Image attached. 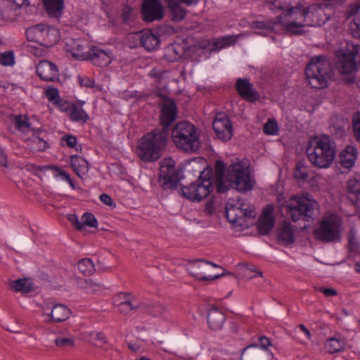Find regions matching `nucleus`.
<instances>
[{"label":"nucleus","mask_w":360,"mask_h":360,"mask_svg":"<svg viewBox=\"0 0 360 360\" xmlns=\"http://www.w3.org/2000/svg\"><path fill=\"white\" fill-rule=\"evenodd\" d=\"M251 28L252 29H274V27H271V25L267 22H262V21H255L252 22L251 25Z\"/></svg>","instance_id":"57"},{"label":"nucleus","mask_w":360,"mask_h":360,"mask_svg":"<svg viewBox=\"0 0 360 360\" xmlns=\"http://www.w3.org/2000/svg\"><path fill=\"white\" fill-rule=\"evenodd\" d=\"M168 140V131L155 129L146 134L139 141L136 153L143 162H155L160 158Z\"/></svg>","instance_id":"2"},{"label":"nucleus","mask_w":360,"mask_h":360,"mask_svg":"<svg viewBox=\"0 0 360 360\" xmlns=\"http://www.w3.org/2000/svg\"><path fill=\"white\" fill-rule=\"evenodd\" d=\"M62 140L65 141L66 142V144L70 148H74L77 143L76 137L71 136V135H68V136H66L65 137H63L62 139Z\"/></svg>","instance_id":"62"},{"label":"nucleus","mask_w":360,"mask_h":360,"mask_svg":"<svg viewBox=\"0 0 360 360\" xmlns=\"http://www.w3.org/2000/svg\"><path fill=\"white\" fill-rule=\"evenodd\" d=\"M287 213L294 221L314 219L320 214L318 202L309 193L292 195L286 201Z\"/></svg>","instance_id":"4"},{"label":"nucleus","mask_w":360,"mask_h":360,"mask_svg":"<svg viewBox=\"0 0 360 360\" xmlns=\"http://www.w3.org/2000/svg\"><path fill=\"white\" fill-rule=\"evenodd\" d=\"M200 0H164L169 11L170 18L172 21L179 22L184 20L187 11L181 5L187 6L196 4Z\"/></svg>","instance_id":"19"},{"label":"nucleus","mask_w":360,"mask_h":360,"mask_svg":"<svg viewBox=\"0 0 360 360\" xmlns=\"http://www.w3.org/2000/svg\"><path fill=\"white\" fill-rule=\"evenodd\" d=\"M271 10L278 9L283 12L277 17L275 25L280 26L281 30L290 34L297 32L296 30L298 22L295 18L302 15L304 7L302 6L301 0H274L269 4Z\"/></svg>","instance_id":"3"},{"label":"nucleus","mask_w":360,"mask_h":360,"mask_svg":"<svg viewBox=\"0 0 360 360\" xmlns=\"http://www.w3.org/2000/svg\"><path fill=\"white\" fill-rule=\"evenodd\" d=\"M273 207L268 205L264 210L257 223V229L260 234H268L274 226L273 217Z\"/></svg>","instance_id":"27"},{"label":"nucleus","mask_w":360,"mask_h":360,"mask_svg":"<svg viewBox=\"0 0 360 360\" xmlns=\"http://www.w3.org/2000/svg\"><path fill=\"white\" fill-rule=\"evenodd\" d=\"M86 226L90 227H97L98 221L94 215L89 212L84 213L81 218V224L79 225V230H83Z\"/></svg>","instance_id":"40"},{"label":"nucleus","mask_w":360,"mask_h":360,"mask_svg":"<svg viewBox=\"0 0 360 360\" xmlns=\"http://www.w3.org/2000/svg\"><path fill=\"white\" fill-rule=\"evenodd\" d=\"M113 60L111 51L103 50L98 46H92L88 50L87 57L85 60H90L94 65L106 67Z\"/></svg>","instance_id":"20"},{"label":"nucleus","mask_w":360,"mask_h":360,"mask_svg":"<svg viewBox=\"0 0 360 360\" xmlns=\"http://www.w3.org/2000/svg\"><path fill=\"white\" fill-rule=\"evenodd\" d=\"M278 124L275 120H268V121L264 124L263 131L264 134L268 135H273L278 131Z\"/></svg>","instance_id":"50"},{"label":"nucleus","mask_w":360,"mask_h":360,"mask_svg":"<svg viewBox=\"0 0 360 360\" xmlns=\"http://www.w3.org/2000/svg\"><path fill=\"white\" fill-rule=\"evenodd\" d=\"M90 341L96 346L101 347L107 342V340L104 334L98 331H90L87 333Z\"/></svg>","instance_id":"41"},{"label":"nucleus","mask_w":360,"mask_h":360,"mask_svg":"<svg viewBox=\"0 0 360 360\" xmlns=\"http://www.w3.org/2000/svg\"><path fill=\"white\" fill-rule=\"evenodd\" d=\"M26 167H27V169L29 171H31V172H37L38 171H44L46 169H50V166H43V167H41V166H37V165H34V164L27 165L26 166Z\"/></svg>","instance_id":"60"},{"label":"nucleus","mask_w":360,"mask_h":360,"mask_svg":"<svg viewBox=\"0 0 360 360\" xmlns=\"http://www.w3.org/2000/svg\"><path fill=\"white\" fill-rule=\"evenodd\" d=\"M236 87L238 94L244 99L255 102L259 98L257 91L253 84L247 79L239 78L236 83Z\"/></svg>","instance_id":"26"},{"label":"nucleus","mask_w":360,"mask_h":360,"mask_svg":"<svg viewBox=\"0 0 360 360\" xmlns=\"http://www.w3.org/2000/svg\"><path fill=\"white\" fill-rule=\"evenodd\" d=\"M172 138L175 146L186 152H197L200 146L199 135L195 127L188 122H179L172 131Z\"/></svg>","instance_id":"6"},{"label":"nucleus","mask_w":360,"mask_h":360,"mask_svg":"<svg viewBox=\"0 0 360 360\" xmlns=\"http://www.w3.org/2000/svg\"><path fill=\"white\" fill-rule=\"evenodd\" d=\"M81 285L83 288L86 289L88 292H94L98 291L101 287V283H96L91 279H84Z\"/></svg>","instance_id":"43"},{"label":"nucleus","mask_w":360,"mask_h":360,"mask_svg":"<svg viewBox=\"0 0 360 360\" xmlns=\"http://www.w3.org/2000/svg\"><path fill=\"white\" fill-rule=\"evenodd\" d=\"M55 343L58 347H69L74 345V340L72 338H61L55 340Z\"/></svg>","instance_id":"53"},{"label":"nucleus","mask_w":360,"mask_h":360,"mask_svg":"<svg viewBox=\"0 0 360 360\" xmlns=\"http://www.w3.org/2000/svg\"><path fill=\"white\" fill-rule=\"evenodd\" d=\"M341 219L335 214L325 217L314 231L315 238L324 243H330L340 239Z\"/></svg>","instance_id":"11"},{"label":"nucleus","mask_w":360,"mask_h":360,"mask_svg":"<svg viewBox=\"0 0 360 360\" xmlns=\"http://www.w3.org/2000/svg\"><path fill=\"white\" fill-rule=\"evenodd\" d=\"M46 10L51 16L58 17L64 7L63 0H43Z\"/></svg>","instance_id":"35"},{"label":"nucleus","mask_w":360,"mask_h":360,"mask_svg":"<svg viewBox=\"0 0 360 360\" xmlns=\"http://www.w3.org/2000/svg\"><path fill=\"white\" fill-rule=\"evenodd\" d=\"M342 59L338 69L344 79L348 83L355 82L354 73L357 70L356 60L360 51V45L347 43L345 49L342 50Z\"/></svg>","instance_id":"8"},{"label":"nucleus","mask_w":360,"mask_h":360,"mask_svg":"<svg viewBox=\"0 0 360 360\" xmlns=\"http://www.w3.org/2000/svg\"><path fill=\"white\" fill-rule=\"evenodd\" d=\"M278 240L280 243L287 245L294 242V232L290 223H284L278 234Z\"/></svg>","instance_id":"33"},{"label":"nucleus","mask_w":360,"mask_h":360,"mask_svg":"<svg viewBox=\"0 0 360 360\" xmlns=\"http://www.w3.org/2000/svg\"><path fill=\"white\" fill-rule=\"evenodd\" d=\"M225 165L223 162L217 160L215 162L214 180L212 181L219 193L228 190L227 181L224 179Z\"/></svg>","instance_id":"29"},{"label":"nucleus","mask_w":360,"mask_h":360,"mask_svg":"<svg viewBox=\"0 0 360 360\" xmlns=\"http://www.w3.org/2000/svg\"><path fill=\"white\" fill-rule=\"evenodd\" d=\"M347 189L358 198L360 195V181L356 179H350L347 182Z\"/></svg>","instance_id":"48"},{"label":"nucleus","mask_w":360,"mask_h":360,"mask_svg":"<svg viewBox=\"0 0 360 360\" xmlns=\"http://www.w3.org/2000/svg\"><path fill=\"white\" fill-rule=\"evenodd\" d=\"M242 266L244 268V276L248 279H252L256 276H259L260 277L263 276V273L259 270H257L252 267H249L247 265H243Z\"/></svg>","instance_id":"52"},{"label":"nucleus","mask_w":360,"mask_h":360,"mask_svg":"<svg viewBox=\"0 0 360 360\" xmlns=\"http://www.w3.org/2000/svg\"><path fill=\"white\" fill-rule=\"evenodd\" d=\"M37 75L42 80L54 82L58 80L59 74L56 65L50 61L41 60L37 66Z\"/></svg>","instance_id":"22"},{"label":"nucleus","mask_w":360,"mask_h":360,"mask_svg":"<svg viewBox=\"0 0 360 360\" xmlns=\"http://www.w3.org/2000/svg\"><path fill=\"white\" fill-rule=\"evenodd\" d=\"M325 347L328 352L333 354L340 352L344 349V342L337 338H331L326 341Z\"/></svg>","instance_id":"39"},{"label":"nucleus","mask_w":360,"mask_h":360,"mask_svg":"<svg viewBox=\"0 0 360 360\" xmlns=\"http://www.w3.org/2000/svg\"><path fill=\"white\" fill-rule=\"evenodd\" d=\"M68 114L70 120L75 122H82L85 123L89 118L88 115L83 109L77 105L70 106Z\"/></svg>","instance_id":"36"},{"label":"nucleus","mask_w":360,"mask_h":360,"mask_svg":"<svg viewBox=\"0 0 360 360\" xmlns=\"http://www.w3.org/2000/svg\"><path fill=\"white\" fill-rule=\"evenodd\" d=\"M212 267H219V266L205 260H198L191 263L188 271L192 276L200 281H213L224 274H211Z\"/></svg>","instance_id":"15"},{"label":"nucleus","mask_w":360,"mask_h":360,"mask_svg":"<svg viewBox=\"0 0 360 360\" xmlns=\"http://www.w3.org/2000/svg\"><path fill=\"white\" fill-rule=\"evenodd\" d=\"M294 176L297 180L306 181L308 177L306 167L301 163H298L294 172Z\"/></svg>","instance_id":"46"},{"label":"nucleus","mask_w":360,"mask_h":360,"mask_svg":"<svg viewBox=\"0 0 360 360\" xmlns=\"http://www.w3.org/2000/svg\"><path fill=\"white\" fill-rule=\"evenodd\" d=\"M119 311L123 315L129 314L131 311L136 310V301L135 300L117 307Z\"/></svg>","instance_id":"47"},{"label":"nucleus","mask_w":360,"mask_h":360,"mask_svg":"<svg viewBox=\"0 0 360 360\" xmlns=\"http://www.w3.org/2000/svg\"><path fill=\"white\" fill-rule=\"evenodd\" d=\"M225 321L224 314L218 309H210L207 314V324L212 330H219Z\"/></svg>","instance_id":"30"},{"label":"nucleus","mask_w":360,"mask_h":360,"mask_svg":"<svg viewBox=\"0 0 360 360\" xmlns=\"http://www.w3.org/2000/svg\"><path fill=\"white\" fill-rule=\"evenodd\" d=\"M138 309L151 314L154 316H162V314L167 311V308L164 306H158L156 307H153V306L146 303H138L136 302V310Z\"/></svg>","instance_id":"37"},{"label":"nucleus","mask_w":360,"mask_h":360,"mask_svg":"<svg viewBox=\"0 0 360 360\" xmlns=\"http://www.w3.org/2000/svg\"><path fill=\"white\" fill-rule=\"evenodd\" d=\"M176 106L173 100H165L162 105L160 123L162 128L167 131V127L176 119Z\"/></svg>","instance_id":"23"},{"label":"nucleus","mask_w":360,"mask_h":360,"mask_svg":"<svg viewBox=\"0 0 360 360\" xmlns=\"http://www.w3.org/2000/svg\"><path fill=\"white\" fill-rule=\"evenodd\" d=\"M0 63L2 65H13L14 64V56L13 52L7 51L1 54L0 56Z\"/></svg>","instance_id":"51"},{"label":"nucleus","mask_w":360,"mask_h":360,"mask_svg":"<svg viewBox=\"0 0 360 360\" xmlns=\"http://www.w3.org/2000/svg\"><path fill=\"white\" fill-rule=\"evenodd\" d=\"M232 43L231 37H224L221 39L214 43V46L217 49H222L224 46L231 45Z\"/></svg>","instance_id":"58"},{"label":"nucleus","mask_w":360,"mask_h":360,"mask_svg":"<svg viewBox=\"0 0 360 360\" xmlns=\"http://www.w3.org/2000/svg\"><path fill=\"white\" fill-rule=\"evenodd\" d=\"M345 124L346 123L345 120H341V123H340L338 125H333V131H334V134L336 135V136L342 137L345 134Z\"/></svg>","instance_id":"56"},{"label":"nucleus","mask_w":360,"mask_h":360,"mask_svg":"<svg viewBox=\"0 0 360 360\" xmlns=\"http://www.w3.org/2000/svg\"><path fill=\"white\" fill-rule=\"evenodd\" d=\"M70 309L63 304H56L53 307L41 306V316L49 323L64 321L70 317Z\"/></svg>","instance_id":"16"},{"label":"nucleus","mask_w":360,"mask_h":360,"mask_svg":"<svg viewBox=\"0 0 360 360\" xmlns=\"http://www.w3.org/2000/svg\"><path fill=\"white\" fill-rule=\"evenodd\" d=\"M272 354L268 349H262L256 344L243 349L240 360H272Z\"/></svg>","instance_id":"21"},{"label":"nucleus","mask_w":360,"mask_h":360,"mask_svg":"<svg viewBox=\"0 0 360 360\" xmlns=\"http://www.w3.org/2000/svg\"><path fill=\"white\" fill-rule=\"evenodd\" d=\"M160 164V186L165 190L176 188L179 179L174 161L172 158H165L161 160Z\"/></svg>","instance_id":"14"},{"label":"nucleus","mask_w":360,"mask_h":360,"mask_svg":"<svg viewBox=\"0 0 360 360\" xmlns=\"http://www.w3.org/2000/svg\"><path fill=\"white\" fill-rule=\"evenodd\" d=\"M360 0L352 4L347 11V18L354 17L349 25V31L352 35L360 39Z\"/></svg>","instance_id":"24"},{"label":"nucleus","mask_w":360,"mask_h":360,"mask_svg":"<svg viewBox=\"0 0 360 360\" xmlns=\"http://www.w3.org/2000/svg\"><path fill=\"white\" fill-rule=\"evenodd\" d=\"M139 37L142 46L148 51L156 50L160 43L159 35L153 33L151 30H143L139 32Z\"/></svg>","instance_id":"28"},{"label":"nucleus","mask_w":360,"mask_h":360,"mask_svg":"<svg viewBox=\"0 0 360 360\" xmlns=\"http://www.w3.org/2000/svg\"><path fill=\"white\" fill-rule=\"evenodd\" d=\"M305 75L308 83L314 89L327 87L329 81L333 76L330 63L323 56L311 58L305 68Z\"/></svg>","instance_id":"5"},{"label":"nucleus","mask_w":360,"mask_h":360,"mask_svg":"<svg viewBox=\"0 0 360 360\" xmlns=\"http://www.w3.org/2000/svg\"><path fill=\"white\" fill-rule=\"evenodd\" d=\"M132 10L129 7H125L122 13V18L124 22L127 23L131 18Z\"/></svg>","instance_id":"61"},{"label":"nucleus","mask_w":360,"mask_h":360,"mask_svg":"<svg viewBox=\"0 0 360 360\" xmlns=\"http://www.w3.org/2000/svg\"><path fill=\"white\" fill-rule=\"evenodd\" d=\"M210 171H203L199 179L189 186L181 188L182 195L191 200L200 201L206 198L211 191V188L214 186L210 179H204L203 175H208Z\"/></svg>","instance_id":"13"},{"label":"nucleus","mask_w":360,"mask_h":360,"mask_svg":"<svg viewBox=\"0 0 360 360\" xmlns=\"http://www.w3.org/2000/svg\"><path fill=\"white\" fill-rule=\"evenodd\" d=\"M358 150L353 146H348L340 153V162L346 168H351L355 163Z\"/></svg>","instance_id":"31"},{"label":"nucleus","mask_w":360,"mask_h":360,"mask_svg":"<svg viewBox=\"0 0 360 360\" xmlns=\"http://www.w3.org/2000/svg\"><path fill=\"white\" fill-rule=\"evenodd\" d=\"M30 143L32 150L36 151H43L48 146L46 141H45L44 139L38 136L32 137V139L30 141Z\"/></svg>","instance_id":"42"},{"label":"nucleus","mask_w":360,"mask_h":360,"mask_svg":"<svg viewBox=\"0 0 360 360\" xmlns=\"http://www.w3.org/2000/svg\"><path fill=\"white\" fill-rule=\"evenodd\" d=\"M11 288L16 292L27 293L33 290V283L28 278H20L10 283Z\"/></svg>","instance_id":"34"},{"label":"nucleus","mask_w":360,"mask_h":360,"mask_svg":"<svg viewBox=\"0 0 360 360\" xmlns=\"http://www.w3.org/2000/svg\"><path fill=\"white\" fill-rule=\"evenodd\" d=\"M71 165L77 175L80 178H82L89 172V163L81 156L72 155L71 157Z\"/></svg>","instance_id":"32"},{"label":"nucleus","mask_w":360,"mask_h":360,"mask_svg":"<svg viewBox=\"0 0 360 360\" xmlns=\"http://www.w3.org/2000/svg\"><path fill=\"white\" fill-rule=\"evenodd\" d=\"M306 152L314 167L326 169L335 160L336 145L328 136H315L309 139Z\"/></svg>","instance_id":"1"},{"label":"nucleus","mask_w":360,"mask_h":360,"mask_svg":"<svg viewBox=\"0 0 360 360\" xmlns=\"http://www.w3.org/2000/svg\"><path fill=\"white\" fill-rule=\"evenodd\" d=\"M46 95L51 102L57 103L59 100L58 91L55 88H48Z\"/></svg>","instance_id":"54"},{"label":"nucleus","mask_w":360,"mask_h":360,"mask_svg":"<svg viewBox=\"0 0 360 360\" xmlns=\"http://www.w3.org/2000/svg\"><path fill=\"white\" fill-rule=\"evenodd\" d=\"M225 209L226 217L231 224L246 226L247 220L255 217L252 206L240 198L230 199Z\"/></svg>","instance_id":"10"},{"label":"nucleus","mask_w":360,"mask_h":360,"mask_svg":"<svg viewBox=\"0 0 360 360\" xmlns=\"http://www.w3.org/2000/svg\"><path fill=\"white\" fill-rule=\"evenodd\" d=\"M328 8L327 4L312 5L304 8L302 15L295 18L298 22H295L297 32L294 34H302L304 32V28L309 26L321 25L330 19V13L326 12Z\"/></svg>","instance_id":"7"},{"label":"nucleus","mask_w":360,"mask_h":360,"mask_svg":"<svg viewBox=\"0 0 360 360\" xmlns=\"http://www.w3.org/2000/svg\"><path fill=\"white\" fill-rule=\"evenodd\" d=\"M356 232L355 229L353 227L351 228V229L349 232V234H348V240H349V243L350 245L352 246L353 248H356L357 245V240H356Z\"/></svg>","instance_id":"59"},{"label":"nucleus","mask_w":360,"mask_h":360,"mask_svg":"<svg viewBox=\"0 0 360 360\" xmlns=\"http://www.w3.org/2000/svg\"><path fill=\"white\" fill-rule=\"evenodd\" d=\"M78 270L85 276L91 275L95 271L94 264L91 259L85 258L79 261Z\"/></svg>","instance_id":"38"},{"label":"nucleus","mask_w":360,"mask_h":360,"mask_svg":"<svg viewBox=\"0 0 360 360\" xmlns=\"http://www.w3.org/2000/svg\"><path fill=\"white\" fill-rule=\"evenodd\" d=\"M29 41H35L45 47H51L60 40L59 30L46 24H38L26 30Z\"/></svg>","instance_id":"9"},{"label":"nucleus","mask_w":360,"mask_h":360,"mask_svg":"<svg viewBox=\"0 0 360 360\" xmlns=\"http://www.w3.org/2000/svg\"><path fill=\"white\" fill-rule=\"evenodd\" d=\"M150 76L155 78L158 81L161 82L166 78L167 72L162 71L160 69L153 68L149 73Z\"/></svg>","instance_id":"55"},{"label":"nucleus","mask_w":360,"mask_h":360,"mask_svg":"<svg viewBox=\"0 0 360 360\" xmlns=\"http://www.w3.org/2000/svg\"><path fill=\"white\" fill-rule=\"evenodd\" d=\"M65 50L77 60H85L86 59L88 51H86L85 43L80 39H66Z\"/></svg>","instance_id":"25"},{"label":"nucleus","mask_w":360,"mask_h":360,"mask_svg":"<svg viewBox=\"0 0 360 360\" xmlns=\"http://www.w3.org/2000/svg\"><path fill=\"white\" fill-rule=\"evenodd\" d=\"M135 300L134 297L131 296L127 292H120L113 299V304L118 307L120 304L127 303L130 301Z\"/></svg>","instance_id":"45"},{"label":"nucleus","mask_w":360,"mask_h":360,"mask_svg":"<svg viewBox=\"0 0 360 360\" xmlns=\"http://www.w3.org/2000/svg\"><path fill=\"white\" fill-rule=\"evenodd\" d=\"M50 169H53L55 172H56V174L55 175L56 177L60 176L70 184L72 189L76 188L75 184L71 179L70 176L66 172H65L63 169H60L57 166H50Z\"/></svg>","instance_id":"44"},{"label":"nucleus","mask_w":360,"mask_h":360,"mask_svg":"<svg viewBox=\"0 0 360 360\" xmlns=\"http://www.w3.org/2000/svg\"><path fill=\"white\" fill-rule=\"evenodd\" d=\"M212 127L219 139L229 141L233 136V127L229 117L224 113L217 114Z\"/></svg>","instance_id":"18"},{"label":"nucleus","mask_w":360,"mask_h":360,"mask_svg":"<svg viewBox=\"0 0 360 360\" xmlns=\"http://www.w3.org/2000/svg\"><path fill=\"white\" fill-rule=\"evenodd\" d=\"M228 186L237 191L245 192L252 188L249 170L240 162L231 164L227 175Z\"/></svg>","instance_id":"12"},{"label":"nucleus","mask_w":360,"mask_h":360,"mask_svg":"<svg viewBox=\"0 0 360 360\" xmlns=\"http://www.w3.org/2000/svg\"><path fill=\"white\" fill-rule=\"evenodd\" d=\"M143 19L148 22L164 18V8L160 0H143L141 8Z\"/></svg>","instance_id":"17"},{"label":"nucleus","mask_w":360,"mask_h":360,"mask_svg":"<svg viewBox=\"0 0 360 360\" xmlns=\"http://www.w3.org/2000/svg\"><path fill=\"white\" fill-rule=\"evenodd\" d=\"M260 346L262 349H267L268 347L271 345L270 340L266 336H261L259 338Z\"/></svg>","instance_id":"64"},{"label":"nucleus","mask_w":360,"mask_h":360,"mask_svg":"<svg viewBox=\"0 0 360 360\" xmlns=\"http://www.w3.org/2000/svg\"><path fill=\"white\" fill-rule=\"evenodd\" d=\"M15 127L18 129L22 132H26L30 128V124L27 122L26 117L19 115L15 118Z\"/></svg>","instance_id":"49"},{"label":"nucleus","mask_w":360,"mask_h":360,"mask_svg":"<svg viewBox=\"0 0 360 360\" xmlns=\"http://www.w3.org/2000/svg\"><path fill=\"white\" fill-rule=\"evenodd\" d=\"M99 198L101 200V202H103L104 204H105L106 205H109V206L114 205V207L115 206V205L113 204V200H112V198L108 194H105V193L101 194L100 195Z\"/></svg>","instance_id":"63"}]
</instances>
